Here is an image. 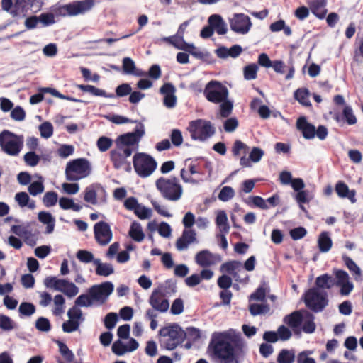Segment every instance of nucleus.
<instances>
[{
    "label": "nucleus",
    "mask_w": 363,
    "mask_h": 363,
    "mask_svg": "<svg viewBox=\"0 0 363 363\" xmlns=\"http://www.w3.org/2000/svg\"><path fill=\"white\" fill-rule=\"evenodd\" d=\"M243 346L244 342L240 335L235 330H230L213 333L209 349L221 363H238L235 352Z\"/></svg>",
    "instance_id": "nucleus-1"
},
{
    "label": "nucleus",
    "mask_w": 363,
    "mask_h": 363,
    "mask_svg": "<svg viewBox=\"0 0 363 363\" xmlns=\"http://www.w3.org/2000/svg\"><path fill=\"white\" fill-rule=\"evenodd\" d=\"M144 134V125L138 123L134 131L118 136L115 140L116 149L111 151L112 155L117 154L124 158L131 156L138 150L139 142Z\"/></svg>",
    "instance_id": "nucleus-2"
},
{
    "label": "nucleus",
    "mask_w": 363,
    "mask_h": 363,
    "mask_svg": "<svg viewBox=\"0 0 363 363\" xmlns=\"http://www.w3.org/2000/svg\"><path fill=\"white\" fill-rule=\"evenodd\" d=\"M113 289L114 286L110 281L94 285L89 289L87 294L79 296L74 303L79 307L101 306L108 300Z\"/></svg>",
    "instance_id": "nucleus-3"
},
{
    "label": "nucleus",
    "mask_w": 363,
    "mask_h": 363,
    "mask_svg": "<svg viewBox=\"0 0 363 363\" xmlns=\"http://www.w3.org/2000/svg\"><path fill=\"white\" fill-rule=\"evenodd\" d=\"M94 5V0L74 1L65 5L54 6L52 11L54 16H75L90 11Z\"/></svg>",
    "instance_id": "nucleus-4"
},
{
    "label": "nucleus",
    "mask_w": 363,
    "mask_h": 363,
    "mask_svg": "<svg viewBox=\"0 0 363 363\" xmlns=\"http://www.w3.org/2000/svg\"><path fill=\"white\" fill-rule=\"evenodd\" d=\"M160 343L167 350H172L181 344L185 337L184 331L177 325H171L160 329Z\"/></svg>",
    "instance_id": "nucleus-5"
},
{
    "label": "nucleus",
    "mask_w": 363,
    "mask_h": 363,
    "mask_svg": "<svg viewBox=\"0 0 363 363\" xmlns=\"http://www.w3.org/2000/svg\"><path fill=\"white\" fill-rule=\"evenodd\" d=\"M0 146L10 156H17L23 147V138L7 130L0 133Z\"/></svg>",
    "instance_id": "nucleus-6"
},
{
    "label": "nucleus",
    "mask_w": 363,
    "mask_h": 363,
    "mask_svg": "<svg viewBox=\"0 0 363 363\" xmlns=\"http://www.w3.org/2000/svg\"><path fill=\"white\" fill-rule=\"evenodd\" d=\"M188 130L193 140L204 141L215 133V128L210 121L196 119L189 123Z\"/></svg>",
    "instance_id": "nucleus-7"
},
{
    "label": "nucleus",
    "mask_w": 363,
    "mask_h": 363,
    "mask_svg": "<svg viewBox=\"0 0 363 363\" xmlns=\"http://www.w3.org/2000/svg\"><path fill=\"white\" fill-rule=\"evenodd\" d=\"M156 186L163 197L169 201H178L183 193L182 186L175 179L160 178L157 180Z\"/></svg>",
    "instance_id": "nucleus-8"
},
{
    "label": "nucleus",
    "mask_w": 363,
    "mask_h": 363,
    "mask_svg": "<svg viewBox=\"0 0 363 363\" xmlns=\"http://www.w3.org/2000/svg\"><path fill=\"white\" fill-rule=\"evenodd\" d=\"M65 172L67 180L77 181L89 175L90 164L87 160H72L67 164Z\"/></svg>",
    "instance_id": "nucleus-9"
},
{
    "label": "nucleus",
    "mask_w": 363,
    "mask_h": 363,
    "mask_svg": "<svg viewBox=\"0 0 363 363\" xmlns=\"http://www.w3.org/2000/svg\"><path fill=\"white\" fill-rule=\"evenodd\" d=\"M203 94L208 101L218 104L227 99L228 91L220 82L211 81L206 84Z\"/></svg>",
    "instance_id": "nucleus-10"
},
{
    "label": "nucleus",
    "mask_w": 363,
    "mask_h": 363,
    "mask_svg": "<svg viewBox=\"0 0 363 363\" xmlns=\"http://www.w3.org/2000/svg\"><path fill=\"white\" fill-rule=\"evenodd\" d=\"M326 296V293L318 289H311L306 293L304 301L307 307L315 311H320L328 303Z\"/></svg>",
    "instance_id": "nucleus-11"
},
{
    "label": "nucleus",
    "mask_w": 363,
    "mask_h": 363,
    "mask_svg": "<svg viewBox=\"0 0 363 363\" xmlns=\"http://www.w3.org/2000/svg\"><path fill=\"white\" fill-rule=\"evenodd\" d=\"M150 305L156 311L161 313L167 311L169 303L166 298V290L162 286L152 291L149 298Z\"/></svg>",
    "instance_id": "nucleus-12"
},
{
    "label": "nucleus",
    "mask_w": 363,
    "mask_h": 363,
    "mask_svg": "<svg viewBox=\"0 0 363 363\" xmlns=\"http://www.w3.org/2000/svg\"><path fill=\"white\" fill-rule=\"evenodd\" d=\"M94 233L96 242L102 246L107 245L113 238L109 225L104 221L98 222L94 225Z\"/></svg>",
    "instance_id": "nucleus-13"
},
{
    "label": "nucleus",
    "mask_w": 363,
    "mask_h": 363,
    "mask_svg": "<svg viewBox=\"0 0 363 363\" xmlns=\"http://www.w3.org/2000/svg\"><path fill=\"white\" fill-rule=\"evenodd\" d=\"M230 26L234 32L246 34L250 30L252 23L248 16L244 13H235L230 20Z\"/></svg>",
    "instance_id": "nucleus-14"
},
{
    "label": "nucleus",
    "mask_w": 363,
    "mask_h": 363,
    "mask_svg": "<svg viewBox=\"0 0 363 363\" xmlns=\"http://www.w3.org/2000/svg\"><path fill=\"white\" fill-rule=\"evenodd\" d=\"M221 257L217 254H213L208 250H203L196 253L195 256L196 263L203 267L207 268L220 262Z\"/></svg>",
    "instance_id": "nucleus-15"
},
{
    "label": "nucleus",
    "mask_w": 363,
    "mask_h": 363,
    "mask_svg": "<svg viewBox=\"0 0 363 363\" xmlns=\"http://www.w3.org/2000/svg\"><path fill=\"white\" fill-rule=\"evenodd\" d=\"M334 274L337 279L335 284L340 287V294L342 296L349 295L354 289V285L350 280L349 274L346 272L340 269L334 270Z\"/></svg>",
    "instance_id": "nucleus-16"
},
{
    "label": "nucleus",
    "mask_w": 363,
    "mask_h": 363,
    "mask_svg": "<svg viewBox=\"0 0 363 363\" xmlns=\"http://www.w3.org/2000/svg\"><path fill=\"white\" fill-rule=\"evenodd\" d=\"M11 232L22 238L25 242L30 246L36 244V236L29 225H16L11 227Z\"/></svg>",
    "instance_id": "nucleus-17"
},
{
    "label": "nucleus",
    "mask_w": 363,
    "mask_h": 363,
    "mask_svg": "<svg viewBox=\"0 0 363 363\" xmlns=\"http://www.w3.org/2000/svg\"><path fill=\"white\" fill-rule=\"evenodd\" d=\"M136 173L141 177H147L152 174L157 167L155 160H133Z\"/></svg>",
    "instance_id": "nucleus-18"
},
{
    "label": "nucleus",
    "mask_w": 363,
    "mask_h": 363,
    "mask_svg": "<svg viewBox=\"0 0 363 363\" xmlns=\"http://www.w3.org/2000/svg\"><path fill=\"white\" fill-rule=\"evenodd\" d=\"M160 91L163 94L164 105L169 108H174L177 104V97L174 95L176 89L174 86L171 83H164L160 89Z\"/></svg>",
    "instance_id": "nucleus-19"
},
{
    "label": "nucleus",
    "mask_w": 363,
    "mask_h": 363,
    "mask_svg": "<svg viewBox=\"0 0 363 363\" xmlns=\"http://www.w3.org/2000/svg\"><path fill=\"white\" fill-rule=\"evenodd\" d=\"M99 191L104 193V195L101 199V201L104 202L106 201V193L103 187H101L99 184H91L86 187L84 190V200L92 205H97V193Z\"/></svg>",
    "instance_id": "nucleus-20"
},
{
    "label": "nucleus",
    "mask_w": 363,
    "mask_h": 363,
    "mask_svg": "<svg viewBox=\"0 0 363 363\" xmlns=\"http://www.w3.org/2000/svg\"><path fill=\"white\" fill-rule=\"evenodd\" d=\"M296 128L301 132L306 139H313L315 136V127L308 123L305 116H301L297 119Z\"/></svg>",
    "instance_id": "nucleus-21"
},
{
    "label": "nucleus",
    "mask_w": 363,
    "mask_h": 363,
    "mask_svg": "<svg viewBox=\"0 0 363 363\" xmlns=\"http://www.w3.org/2000/svg\"><path fill=\"white\" fill-rule=\"evenodd\" d=\"M196 241V233L192 229H185L182 236L176 242V247L178 250H186L189 245Z\"/></svg>",
    "instance_id": "nucleus-22"
},
{
    "label": "nucleus",
    "mask_w": 363,
    "mask_h": 363,
    "mask_svg": "<svg viewBox=\"0 0 363 363\" xmlns=\"http://www.w3.org/2000/svg\"><path fill=\"white\" fill-rule=\"evenodd\" d=\"M32 4H29L27 0H16L10 15L16 19H21L28 15Z\"/></svg>",
    "instance_id": "nucleus-23"
},
{
    "label": "nucleus",
    "mask_w": 363,
    "mask_h": 363,
    "mask_svg": "<svg viewBox=\"0 0 363 363\" xmlns=\"http://www.w3.org/2000/svg\"><path fill=\"white\" fill-rule=\"evenodd\" d=\"M208 22L211 26L216 30L218 35H224L227 33L228 28L226 23L220 15L213 14L208 20Z\"/></svg>",
    "instance_id": "nucleus-24"
},
{
    "label": "nucleus",
    "mask_w": 363,
    "mask_h": 363,
    "mask_svg": "<svg viewBox=\"0 0 363 363\" xmlns=\"http://www.w3.org/2000/svg\"><path fill=\"white\" fill-rule=\"evenodd\" d=\"M335 191L340 198H347L352 203L356 202L354 190H350L347 184L338 182L335 185Z\"/></svg>",
    "instance_id": "nucleus-25"
},
{
    "label": "nucleus",
    "mask_w": 363,
    "mask_h": 363,
    "mask_svg": "<svg viewBox=\"0 0 363 363\" xmlns=\"http://www.w3.org/2000/svg\"><path fill=\"white\" fill-rule=\"evenodd\" d=\"M233 155L239 159H247V156L250 153V147L241 140H237L235 141L232 147Z\"/></svg>",
    "instance_id": "nucleus-26"
},
{
    "label": "nucleus",
    "mask_w": 363,
    "mask_h": 363,
    "mask_svg": "<svg viewBox=\"0 0 363 363\" xmlns=\"http://www.w3.org/2000/svg\"><path fill=\"white\" fill-rule=\"evenodd\" d=\"M57 291L65 294L68 297H73L79 293V290L74 283L65 279H60Z\"/></svg>",
    "instance_id": "nucleus-27"
},
{
    "label": "nucleus",
    "mask_w": 363,
    "mask_h": 363,
    "mask_svg": "<svg viewBox=\"0 0 363 363\" xmlns=\"http://www.w3.org/2000/svg\"><path fill=\"white\" fill-rule=\"evenodd\" d=\"M76 87L84 92H89L95 96H102L105 98L114 97L113 94H107L105 90L99 89L89 84H76Z\"/></svg>",
    "instance_id": "nucleus-28"
},
{
    "label": "nucleus",
    "mask_w": 363,
    "mask_h": 363,
    "mask_svg": "<svg viewBox=\"0 0 363 363\" xmlns=\"http://www.w3.org/2000/svg\"><path fill=\"white\" fill-rule=\"evenodd\" d=\"M216 223L221 233L226 234L229 232L228 216L224 211L220 210L216 212Z\"/></svg>",
    "instance_id": "nucleus-29"
},
{
    "label": "nucleus",
    "mask_w": 363,
    "mask_h": 363,
    "mask_svg": "<svg viewBox=\"0 0 363 363\" xmlns=\"http://www.w3.org/2000/svg\"><path fill=\"white\" fill-rule=\"evenodd\" d=\"M94 264L96 266L97 275L108 277L114 272V268L111 264L104 263L99 259L94 260Z\"/></svg>",
    "instance_id": "nucleus-30"
},
{
    "label": "nucleus",
    "mask_w": 363,
    "mask_h": 363,
    "mask_svg": "<svg viewBox=\"0 0 363 363\" xmlns=\"http://www.w3.org/2000/svg\"><path fill=\"white\" fill-rule=\"evenodd\" d=\"M343 261L345 264L347 266L348 269L352 274L354 279L357 281H360L362 280V273L359 267L350 257L347 256H344Z\"/></svg>",
    "instance_id": "nucleus-31"
},
{
    "label": "nucleus",
    "mask_w": 363,
    "mask_h": 363,
    "mask_svg": "<svg viewBox=\"0 0 363 363\" xmlns=\"http://www.w3.org/2000/svg\"><path fill=\"white\" fill-rule=\"evenodd\" d=\"M309 91L306 88H299L294 93V96L301 105L306 107L311 106V103L309 100Z\"/></svg>",
    "instance_id": "nucleus-32"
},
{
    "label": "nucleus",
    "mask_w": 363,
    "mask_h": 363,
    "mask_svg": "<svg viewBox=\"0 0 363 363\" xmlns=\"http://www.w3.org/2000/svg\"><path fill=\"white\" fill-rule=\"evenodd\" d=\"M303 318V312L301 311H295L291 314L286 315L284 321L285 323L289 325L294 330L297 329L300 325L301 324V320Z\"/></svg>",
    "instance_id": "nucleus-33"
},
{
    "label": "nucleus",
    "mask_w": 363,
    "mask_h": 363,
    "mask_svg": "<svg viewBox=\"0 0 363 363\" xmlns=\"http://www.w3.org/2000/svg\"><path fill=\"white\" fill-rule=\"evenodd\" d=\"M301 323L303 324V330L305 333H312L315 331V324L314 323V317L308 312H303Z\"/></svg>",
    "instance_id": "nucleus-34"
},
{
    "label": "nucleus",
    "mask_w": 363,
    "mask_h": 363,
    "mask_svg": "<svg viewBox=\"0 0 363 363\" xmlns=\"http://www.w3.org/2000/svg\"><path fill=\"white\" fill-rule=\"evenodd\" d=\"M128 234L130 237L135 242H140L145 238V234L143 231L141 225L139 223H132Z\"/></svg>",
    "instance_id": "nucleus-35"
},
{
    "label": "nucleus",
    "mask_w": 363,
    "mask_h": 363,
    "mask_svg": "<svg viewBox=\"0 0 363 363\" xmlns=\"http://www.w3.org/2000/svg\"><path fill=\"white\" fill-rule=\"evenodd\" d=\"M38 220L43 224L47 225V233L50 234L52 233L55 228V218L50 213L45 211H40L38 213Z\"/></svg>",
    "instance_id": "nucleus-36"
},
{
    "label": "nucleus",
    "mask_w": 363,
    "mask_h": 363,
    "mask_svg": "<svg viewBox=\"0 0 363 363\" xmlns=\"http://www.w3.org/2000/svg\"><path fill=\"white\" fill-rule=\"evenodd\" d=\"M59 206L63 210H72L78 212L82 209V206L74 203V200L67 197H61L59 199Z\"/></svg>",
    "instance_id": "nucleus-37"
},
{
    "label": "nucleus",
    "mask_w": 363,
    "mask_h": 363,
    "mask_svg": "<svg viewBox=\"0 0 363 363\" xmlns=\"http://www.w3.org/2000/svg\"><path fill=\"white\" fill-rule=\"evenodd\" d=\"M15 201L21 208L25 206H28L30 209H34L35 208V201L30 200L28 195L26 192L17 193L15 195Z\"/></svg>",
    "instance_id": "nucleus-38"
},
{
    "label": "nucleus",
    "mask_w": 363,
    "mask_h": 363,
    "mask_svg": "<svg viewBox=\"0 0 363 363\" xmlns=\"http://www.w3.org/2000/svg\"><path fill=\"white\" fill-rule=\"evenodd\" d=\"M318 247L322 252H328L332 247V240L328 232H323L318 240Z\"/></svg>",
    "instance_id": "nucleus-39"
},
{
    "label": "nucleus",
    "mask_w": 363,
    "mask_h": 363,
    "mask_svg": "<svg viewBox=\"0 0 363 363\" xmlns=\"http://www.w3.org/2000/svg\"><path fill=\"white\" fill-rule=\"evenodd\" d=\"M295 352L294 350H281L277 358L278 363H293L295 361Z\"/></svg>",
    "instance_id": "nucleus-40"
},
{
    "label": "nucleus",
    "mask_w": 363,
    "mask_h": 363,
    "mask_svg": "<svg viewBox=\"0 0 363 363\" xmlns=\"http://www.w3.org/2000/svg\"><path fill=\"white\" fill-rule=\"evenodd\" d=\"M54 308L52 312L56 315L62 314L65 311V299L60 295L57 294L53 298Z\"/></svg>",
    "instance_id": "nucleus-41"
},
{
    "label": "nucleus",
    "mask_w": 363,
    "mask_h": 363,
    "mask_svg": "<svg viewBox=\"0 0 363 363\" xmlns=\"http://www.w3.org/2000/svg\"><path fill=\"white\" fill-rule=\"evenodd\" d=\"M16 327V323L10 317L0 314V329L4 331H11Z\"/></svg>",
    "instance_id": "nucleus-42"
},
{
    "label": "nucleus",
    "mask_w": 363,
    "mask_h": 363,
    "mask_svg": "<svg viewBox=\"0 0 363 363\" xmlns=\"http://www.w3.org/2000/svg\"><path fill=\"white\" fill-rule=\"evenodd\" d=\"M250 312L252 315L265 314L269 311V307L267 303H252L249 307Z\"/></svg>",
    "instance_id": "nucleus-43"
},
{
    "label": "nucleus",
    "mask_w": 363,
    "mask_h": 363,
    "mask_svg": "<svg viewBox=\"0 0 363 363\" xmlns=\"http://www.w3.org/2000/svg\"><path fill=\"white\" fill-rule=\"evenodd\" d=\"M258 66L255 64H250L244 67V78L247 80L255 79L257 77Z\"/></svg>",
    "instance_id": "nucleus-44"
},
{
    "label": "nucleus",
    "mask_w": 363,
    "mask_h": 363,
    "mask_svg": "<svg viewBox=\"0 0 363 363\" xmlns=\"http://www.w3.org/2000/svg\"><path fill=\"white\" fill-rule=\"evenodd\" d=\"M315 284L319 288L330 289L334 285V281L331 276L325 274L318 277Z\"/></svg>",
    "instance_id": "nucleus-45"
},
{
    "label": "nucleus",
    "mask_w": 363,
    "mask_h": 363,
    "mask_svg": "<svg viewBox=\"0 0 363 363\" xmlns=\"http://www.w3.org/2000/svg\"><path fill=\"white\" fill-rule=\"evenodd\" d=\"M75 304L67 311V316L69 319L79 323L80 324L84 321L83 314L82 310Z\"/></svg>",
    "instance_id": "nucleus-46"
},
{
    "label": "nucleus",
    "mask_w": 363,
    "mask_h": 363,
    "mask_svg": "<svg viewBox=\"0 0 363 363\" xmlns=\"http://www.w3.org/2000/svg\"><path fill=\"white\" fill-rule=\"evenodd\" d=\"M58 200L57 194L55 191H48L45 194L43 198V202L46 207L54 206Z\"/></svg>",
    "instance_id": "nucleus-47"
},
{
    "label": "nucleus",
    "mask_w": 363,
    "mask_h": 363,
    "mask_svg": "<svg viewBox=\"0 0 363 363\" xmlns=\"http://www.w3.org/2000/svg\"><path fill=\"white\" fill-rule=\"evenodd\" d=\"M39 131L42 138H49L53 134V126L50 122H44L39 125Z\"/></svg>",
    "instance_id": "nucleus-48"
},
{
    "label": "nucleus",
    "mask_w": 363,
    "mask_h": 363,
    "mask_svg": "<svg viewBox=\"0 0 363 363\" xmlns=\"http://www.w3.org/2000/svg\"><path fill=\"white\" fill-rule=\"evenodd\" d=\"M19 313L24 316H30L35 312V307L33 303L23 302L18 308Z\"/></svg>",
    "instance_id": "nucleus-49"
},
{
    "label": "nucleus",
    "mask_w": 363,
    "mask_h": 363,
    "mask_svg": "<svg viewBox=\"0 0 363 363\" xmlns=\"http://www.w3.org/2000/svg\"><path fill=\"white\" fill-rule=\"evenodd\" d=\"M342 116L348 125H354L357 122V118L354 115L352 108L349 106H345L342 111Z\"/></svg>",
    "instance_id": "nucleus-50"
},
{
    "label": "nucleus",
    "mask_w": 363,
    "mask_h": 363,
    "mask_svg": "<svg viewBox=\"0 0 363 363\" xmlns=\"http://www.w3.org/2000/svg\"><path fill=\"white\" fill-rule=\"evenodd\" d=\"M313 353L312 350L301 352L297 356V363H316L315 360L310 357Z\"/></svg>",
    "instance_id": "nucleus-51"
},
{
    "label": "nucleus",
    "mask_w": 363,
    "mask_h": 363,
    "mask_svg": "<svg viewBox=\"0 0 363 363\" xmlns=\"http://www.w3.org/2000/svg\"><path fill=\"white\" fill-rule=\"evenodd\" d=\"M135 214L140 219H147L152 216V210L141 204H139L135 211Z\"/></svg>",
    "instance_id": "nucleus-52"
},
{
    "label": "nucleus",
    "mask_w": 363,
    "mask_h": 363,
    "mask_svg": "<svg viewBox=\"0 0 363 363\" xmlns=\"http://www.w3.org/2000/svg\"><path fill=\"white\" fill-rule=\"evenodd\" d=\"M241 265L242 264L240 262L231 261L223 264L220 267V270L222 272H226L233 274L234 273V271L239 269L241 267Z\"/></svg>",
    "instance_id": "nucleus-53"
},
{
    "label": "nucleus",
    "mask_w": 363,
    "mask_h": 363,
    "mask_svg": "<svg viewBox=\"0 0 363 363\" xmlns=\"http://www.w3.org/2000/svg\"><path fill=\"white\" fill-rule=\"evenodd\" d=\"M112 351L118 356H121L129 352L126 344L121 340H118L113 344Z\"/></svg>",
    "instance_id": "nucleus-54"
},
{
    "label": "nucleus",
    "mask_w": 363,
    "mask_h": 363,
    "mask_svg": "<svg viewBox=\"0 0 363 363\" xmlns=\"http://www.w3.org/2000/svg\"><path fill=\"white\" fill-rule=\"evenodd\" d=\"M38 17L39 18V22L41 23L43 26H48L55 23L52 12L43 13Z\"/></svg>",
    "instance_id": "nucleus-55"
},
{
    "label": "nucleus",
    "mask_w": 363,
    "mask_h": 363,
    "mask_svg": "<svg viewBox=\"0 0 363 363\" xmlns=\"http://www.w3.org/2000/svg\"><path fill=\"white\" fill-rule=\"evenodd\" d=\"M234 190L230 186H224L218 194V199L222 201H228L234 196Z\"/></svg>",
    "instance_id": "nucleus-56"
},
{
    "label": "nucleus",
    "mask_w": 363,
    "mask_h": 363,
    "mask_svg": "<svg viewBox=\"0 0 363 363\" xmlns=\"http://www.w3.org/2000/svg\"><path fill=\"white\" fill-rule=\"evenodd\" d=\"M232 110L233 103L231 101L226 99L222 101V104L220 106V114L222 117H228L231 114Z\"/></svg>",
    "instance_id": "nucleus-57"
},
{
    "label": "nucleus",
    "mask_w": 363,
    "mask_h": 363,
    "mask_svg": "<svg viewBox=\"0 0 363 363\" xmlns=\"http://www.w3.org/2000/svg\"><path fill=\"white\" fill-rule=\"evenodd\" d=\"M135 65L134 61L128 57L123 60V70L125 74H135Z\"/></svg>",
    "instance_id": "nucleus-58"
},
{
    "label": "nucleus",
    "mask_w": 363,
    "mask_h": 363,
    "mask_svg": "<svg viewBox=\"0 0 363 363\" xmlns=\"http://www.w3.org/2000/svg\"><path fill=\"white\" fill-rule=\"evenodd\" d=\"M112 144L113 140L105 136L100 137L97 141L98 148L102 152L108 150L111 147Z\"/></svg>",
    "instance_id": "nucleus-59"
},
{
    "label": "nucleus",
    "mask_w": 363,
    "mask_h": 363,
    "mask_svg": "<svg viewBox=\"0 0 363 363\" xmlns=\"http://www.w3.org/2000/svg\"><path fill=\"white\" fill-rule=\"evenodd\" d=\"M28 190L32 196H36L43 192L44 186L42 182H34L30 184Z\"/></svg>",
    "instance_id": "nucleus-60"
},
{
    "label": "nucleus",
    "mask_w": 363,
    "mask_h": 363,
    "mask_svg": "<svg viewBox=\"0 0 363 363\" xmlns=\"http://www.w3.org/2000/svg\"><path fill=\"white\" fill-rule=\"evenodd\" d=\"M11 117L12 119L17 121H23L26 118V112L22 107L18 106L12 109Z\"/></svg>",
    "instance_id": "nucleus-61"
},
{
    "label": "nucleus",
    "mask_w": 363,
    "mask_h": 363,
    "mask_svg": "<svg viewBox=\"0 0 363 363\" xmlns=\"http://www.w3.org/2000/svg\"><path fill=\"white\" fill-rule=\"evenodd\" d=\"M77 257L83 262L89 263L92 262L94 263V260L96 259L94 258V255L91 252L86 250H79L77 253Z\"/></svg>",
    "instance_id": "nucleus-62"
},
{
    "label": "nucleus",
    "mask_w": 363,
    "mask_h": 363,
    "mask_svg": "<svg viewBox=\"0 0 363 363\" xmlns=\"http://www.w3.org/2000/svg\"><path fill=\"white\" fill-rule=\"evenodd\" d=\"M132 88L129 84L124 83L118 86L116 89V94L118 97L125 96L131 93Z\"/></svg>",
    "instance_id": "nucleus-63"
},
{
    "label": "nucleus",
    "mask_w": 363,
    "mask_h": 363,
    "mask_svg": "<svg viewBox=\"0 0 363 363\" xmlns=\"http://www.w3.org/2000/svg\"><path fill=\"white\" fill-rule=\"evenodd\" d=\"M35 327L38 330L48 332L50 329V324L48 319L40 317L36 320Z\"/></svg>",
    "instance_id": "nucleus-64"
}]
</instances>
